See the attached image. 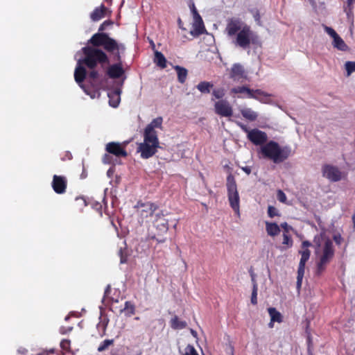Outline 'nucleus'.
Here are the masks:
<instances>
[{"label":"nucleus","instance_id":"9","mask_svg":"<svg viewBox=\"0 0 355 355\" xmlns=\"http://www.w3.org/2000/svg\"><path fill=\"white\" fill-rule=\"evenodd\" d=\"M149 237L155 239L158 243H164L166 239L163 237L168 230V223H153L148 227Z\"/></svg>","mask_w":355,"mask_h":355},{"label":"nucleus","instance_id":"64","mask_svg":"<svg viewBox=\"0 0 355 355\" xmlns=\"http://www.w3.org/2000/svg\"><path fill=\"white\" fill-rule=\"evenodd\" d=\"M37 355H43V354H37Z\"/></svg>","mask_w":355,"mask_h":355},{"label":"nucleus","instance_id":"55","mask_svg":"<svg viewBox=\"0 0 355 355\" xmlns=\"http://www.w3.org/2000/svg\"><path fill=\"white\" fill-rule=\"evenodd\" d=\"M242 170L248 175H250L251 173V168L250 166L243 167Z\"/></svg>","mask_w":355,"mask_h":355},{"label":"nucleus","instance_id":"11","mask_svg":"<svg viewBox=\"0 0 355 355\" xmlns=\"http://www.w3.org/2000/svg\"><path fill=\"white\" fill-rule=\"evenodd\" d=\"M215 113L219 116L230 117L233 114L230 103L227 100H219L214 104Z\"/></svg>","mask_w":355,"mask_h":355},{"label":"nucleus","instance_id":"34","mask_svg":"<svg viewBox=\"0 0 355 355\" xmlns=\"http://www.w3.org/2000/svg\"><path fill=\"white\" fill-rule=\"evenodd\" d=\"M118 254L120 257L121 263H125L128 261L129 254L126 247H124L123 248L122 247L120 248Z\"/></svg>","mask_w":355,"mask_h":355},{"label":"nucleus","instance_id":"39","mask_svg":"<svg viewBox=\"0 0 355 355\" xmlns=\"http://www.w3.org/2000/svg\"><path fill=\"white\" fill-rule=\"evenodd\" d=\"M225 93L223 88L215 89L212 92V95L217 99L222 100Z\"/></svg>","mask_w":355,"mask_h":355},{"label":"nucleus","instance_id":"27","mask_svg":"<svg viewBox=\"0 0 355 355\" xmlns=\"http://www.w3.org/2000/svg\"><path fill=\"white\" fill-rule=\"evenodd\" d=\"M171 327L173 329H184L187 326L185 321L180 320L177 315L171 318L170 321Z\"/></svg>","mask_w":355,"mask_h":355},{"label":"nucleus","instance_id":"63","mask_svg":"<svg viewBox=\"0 0 355 355\" xmlns=\"http://www.w3.org/2000/svg\"><path fill=\"white\" fill-rule=\"evenodd\" d=\"M68 319H69V317H68V316H67V317L65 318V320H68Z\"/></svg>","mask_w":355,"mask_h":355},{"label":"nucleus","instance_id":"53","mask_svg":"<svg viewBox=\"0 0 355 355\" xmlns=\"http://www.w3.org/2000/svg\"><path fill=\"white\" fill-rule=\"evenodd\" d=\"M73 327H68L67 329L64 328V327H62L60 329V332L61 334H65L69 331H71L72 330Z\"/></svg>","mask_w":355,"mask_h":355},{"label":"nucleus","instance_id":"24","mask_svg":"<svg viewBox=\"0 0 355 355\" xmlns=\"http://www.w3.org/2000/svg\"><path fill=\"white\" fill-rule=\"evenodd\" d=\"M174 69L177 72L178 81L180 83H184L188 74L187 69L178 65L175 66Z\"/></svg>","mask_w":355,"mask_h":355},{"label":"nucleus","instance_id":"42","mask_svg":"<svg viewBox=\"0 0 355 355\" xmlns=\"http://www.w3.org/2000/svg\"><path fill=\"white\" fill-rule=\"evenodd\" d=\"M184 355H198V354L193 345H188L185 348V354Z\"/></svg>","mask_w":355,"mask_h":355},{"label":"nucleus","instance_id":"5","mask_svg":"<svg viewBox=\"0 0 355 355\" xmlns=\"http://www.w3.org/2000/svg\"><path fill=\"white\" fill-rule=\"evenodd\" d=\"M135 208L136 209L137 215L142 220H146V222H148V220L154 221L160 219L159 214H155L158 209V207L153 202H143L139 200L135 206Z\"/></svg>","mask_w":355,"mask_h":355},{"label":"nucleus","instance_id":"1","mask_svg":"<svg viewBox=\"0 0 355 355\" xmlns=\"http://www.w3.org/2000/svg\"><path fill=\"white\" fill-rule=\"evenodd\" d=\"M88 43L96 47L103 48L116 62L106 69V75L110 78L117 79L125 73L122 64V56L126 49L124 44L110 37L107 33H100L94 34L89 40Z\"/></svg>","mask_w":355,"mask_h":355},{"label":"nucleus","instance_id":"4","mask_svg":"<svg viewBox=\"0 0 355 355\" xmlns=\"http://www.w3.org/2000/svg\"><path fill=\"white\" fill-rule=\"evenodd\" d=\"M260 152L263 157L280 163L291 155V150L288 146L282 148L277 142L270 141L261 147Z\"/></svg>","mask_w":355,"mask_h":355},{"label":"nucleus","instance_id":"33","mask_svg":"<svg viewBox=\"0 0 355 355\" xmlns=\"http://www.w3.org/2000/svg\"><path fill=\"white\" fill-rule=\"evenodd\" d=\"M251 92L253 96H250V98H254L260 101H262V97H269L270 96L261 89H251Z\"/></svg>","mask_w":355,"mask_h":355},{"label":"nucleus","instance_id":"35","mask_svg":"<svg viewBox=\"0 0 355 355\" xmlns=\"http://www.w3.org/2000/svg\"><path fill=\"white\" fill-rule=\"evenodd\" d=\"M354 3L355 0H347V5L344 7V11L346 12L348 18L353 15Z\"/></svg>","mask_w":355,"mask_h":355},{"label":"nucleus","instance_id":"48","mask_svg":"<svg viewBox=\"0 0 355 355\" xmlns=\"http://www.w3.org/2000/svg\"><path fill=\"white\" fill-rule=\"evenodd\" d=\"M254 18L259 25H261V16L258 10L254 14Z\"/></svg>","mask_w":355,"mask_h":355},{"label":"nucleus","instance_id":"62","mask_svg":"<svg viewBox=\"0 0 355 355\" xmlns=\"http://www.w3.org/2000/svg\"><path fill=\"white\" fill-rule=\"evenodd\" d=\"M82 178H85V173L81 174Z\"/></svg>","mask_w":355,"mask_h":355},{"label":"nucleus","instance_id":"16","mask_svg":"<svg viewBox=\"0 0 355 355\" xmlns=\"http://www.w3.org/2000/svg\"><path fill=\"white\" fill-rule=\"evenodd\" d=\"M53 191L58 194L64 193L67 187V180L64 176L54 175L51 183Z\"/></svg>","mask_w":355,"mask_h":355},{"label":"nucleus","instance_id":"7","mask_svg":"<svg viewBox=\"0 0 355 355\" xmlns=\"http://www.w3.org/2000/svg\"><path fill=\"white\" fill-rule=\"evenodd\" d=\"M334 256L333 243L327 239L322 247V253L317 263V274H321L326 268L327 265L331 261Z\"/></svg>","mask_w":355,"mask_h":355},{"label":"nucleus","instance_id":"57","mask_svg":"<svg viewBox=\"0 0 355 355\" xmlns=\"http://www.w3.org/2000/svg\"><path fill=\"white\" fill-rule=\"evenodd\" d=\"M274 322H272V321L270 320V323H269V327H273V323H274Z\"/></svg>","mask_w":355,"mask_h":355},{"label":"nucleus","instance_id":"20","mask_svg":"<svg viewBox=\"0 0 355 355\" xmlns=\"http://www.w3.org/2000/svg\"><path fill=\"white\" fill-rule=\"evenodd\" d=\"M120 90L115 89L110 93H108L109 97V104L112 107H116L120 103Z\"/></svg>","mask_w":355,"mask_h":355},{"label":"nucleus","instance_id":"21","mask_svg":"<svg viewBox=\"0 0 355 355\" xmlns=\"http://www.w3.org/2000/svg\"><path fill=\"white\" fill-rule=\"evenodd\" d=\"M205 31L203 21H193V28L190 31V34L193 37H198L202 35Z\"/></svg>","mask_w":355,"mask_h":355},{"label":"nucleus","instance_id":"49","mask_svg":"<svg viewBox=\"0 0 355 355\" xmlns=\"http://www.w3.org/2000/svg\"><path fill=\"white\" fill-rule=\"evenodd\" d=\"M111 159H112V157L107 154L104 155V156L103 157V162L105 164H110Z\"/></svg>","mask_w":355,"mask_h":355},{"label":"nucleus","instance_id":"23","mask_svg":"<svg viewBox=\"0 0 355 355\" xmlns=\"http://www.w3.org/2000/svg\"><path fill=\"white\" fill-rule=\"evenodd\" d=\"M155 63L162 69L166 67V59L164 54L158 51H155Z\"/></svg>","mask_w":355,"mask_h":355},{"label":"nucleus","instance_id":"28","mask_svg":"<svg viewBox=\"0 0 355 355\" xmlns=\"http://www.w3.org/2000/svg\"><path fill=\"white\" fill-rule=\"evenodd\" d=\"M282 227L284 229L283 234V242L282 244L286 245L287 248H290L293 245V241L290 236L288 235V223H281Z\"/></svg>","mask_w":355,"mask_h":355},{"label":"nucleus","instance_id":"29","mask_svg":"<svg viewBox=\"0 0 355 355\" xmlns=\"http://www.w3.org/2000/svg\"><path fill=\"white\" fill-rule=\"evenodd\" d=\"M266 231L268 235L274 236L279 234L280 229L277 223H266Z\"/></svg>","mask_w":355,"mask_h":355},{"label":"nucleus","instance_id":"52","mask_svg":"<svg viewBox=\"0 0 355 355\" xmlns=\"http://www.w3.org/2000/svg\"><path fill=\"white\" fill-rule=\"evenodd\" d=\"M17 352L21 355H24L28 352V350L26 348L21 347L17 349Z\"/></svg>","mask_w":355,"mask_h":355},{"label":"nucleus","instance_id":"59","mask_svg":"<svg viewBox=\"0 0 355 355\" xmlns=\"http://www.w3.org/2000/svg\"><path fill=\"white\" fill-rule=\"evenodd\" d=\"M352 221L355 222V215H353V216H352Z\"/></svg>","mask_w":355,"mask_h":355},{"label":"nucleus","instance_id":"31","mask_svg":"<svg viewBox=\"0 0 355 355\" xmlns=\"http://www.w3.org/2000/svg\"><path fill=\"white\" fill-rule=\"evenodd\" d=\"M109 323V319L106 317L100 318V321L97 324V329L101 331V336H103L105 334L106 329Z\"/></svg>","mask_w":355,"mask_h":355},{"label":"nucleus","instance_id":"41","mask_svg":"<svg viewBox=\"0 0 355 355\" xmlns=\"http://www.w3.org/2000/svg\"><path fill=\"white\" fill-rule=\"evenodd\" d=\"M113 24L112 21L106 20L103 21L98 28V32L100 33H104L103 31L106 30L107 27Z\"/></svg>","mask_w":355,"mask_h":355},{"label":"nucleus","instance_id":"38","mask_svg":"<svg viewBox=\"0 0 355 355\" xmlns=\"http://www.w3.org/2000/svg\"><path fill=\"white\" fill-rule=\"evenodd\" d=\"M345 66L347 76H350L353 72L355 71V62L347 61L345 62Z\"/></svg>","mask_w":355,"mask_h":355},{"label":"nucleus","instance_id":"47","mask_svg":"<svg viewBox=\"0 0 355 355\" xmlns=\"http://www.w3.org/2000/svg\"><path fill=\"white\" fill-rule=\"evenodd\" d=\"M334 240L337 245H340L343 241V239L340 234H337L334 235Z\"/></svg>","mask_w":355,"mask_h":355},{"label":"nucleus","instance_id":"37","mask_svg":"<svg viewBox=\"0 0 355 355\" xmlns=\"http://www.w3.org/2000/svg\"><path fill=\"white\" fill-rule=\"evenodd\" d=\"M114 340L112 339H106L103 340L98 346V351L103 352L106 350L110 345H113Z\"/></svg>","mask_w":355,"mask_h":355},{"label":"nucleus","instance_id":"3","mask_svg":"<svg viewBox=\"0 0 355 355\" xmlns=\"http://www.w3.org/2000/svg\"><path fill=\"white\" fill-rule=\"evenodd\" d=\"M163 119L159 116L154 119L147 125L144 132V141L139 144L137 151L141 153V157L148 159L152 157L159 148V142L156 128H162Z\"/></svg>","mask_w":355,"mask_h":355},{"label":"nucleus","instance_id":"61","mask_svg":"<svg viewBox=\"0 0 355 355\" xmlns=\"http://www.w3.org/2000/svg\"><path fill=\"white\" fill-rule=\"evenodd\" d=\"M82 178H85V173L81 174Z\"/></svg>","mask_w":355,"mask_h":355},{"label":"nucleus","instance_id":"58","mask_svg":"<svg viewBox=\"0 0 355 355\" xmlns=\"http://www.w3.org/2000/svg\"><path fill=\"white\" fill-rule=\"evenodd\" d=\"M150 44L152 46V48L154 49L155 46V44H154V42L153 41L150 42Z\"/></svg>","mask_w":355,"mask_h":355},{"label":"nucleus","instance_id":"26","mask_svg":"<svg viewBox=\"0 0 355 355\" xmlns=\"http://www.w3.org/2000/svg\"><path fill=\"white\" fill-rule=\"evenodd\" d=\"M268 311L272 322H277L279 323L282 322V315L275 308L270 307L268 309Z\"/></svg>","mask_w":355,"mask_h":355},{"label":"nucleus","instance_id":"40","mask_svg":"<svg viewBox=\"0 0 355 355\" xmlns=\"http://www.w3.org/2000/svg\"><path fill=\"white\" fill-rule=\"evenodd\" d=\"M191 10L193 17V21H202V19L200 14L198 13L195 5L193 3L191 7Z\"/></svg>","mask_w":355,"mask_h":355},{"label":"nucleus","instance_id":"8","mask_svg":"<svg viewBox=\"0 0 355 355\" xmlns=\"http://www.w3.org/2000/svg\"><path fill=\"white\" fill-rule=\"evenodd\" d=\"M237 125L241 129L247 133V137L253 144L256 146H263L268 140L267 134L257 128L249 130L248 127L241 122H237Z\"/></svg>","mask_w":355,"mask_h":355},{"label":"nucleus","instance_id":"43","mask_svg":"<svg viewBox=\"0 0 355 355\" xmlns=\"http://www.w3.org/2000/svg\"><path fill=\"white\" fill-rule=\"evenodd\" d=\"M257 292L258 287L254 286V288H252L251 295V303L254 305L257 304Z\"/></svg>","mask_w":355,"mask_h":355},{"label":"nucleus","instance_id":"6","mask_svg":"<svg viewBox=\"0 0 355 355\" xmlns=\"http://www.w3.org/2000/svg\"><path fill=\"white\" fill-rule=\"evenodd\" d=\"M226 187L230 207L235 212H239L240 207V198L235 178L231 173L229 174L227 177Z\"/></svg>","mask_w":355,"mask_h":355},{"label":"nucleus","instance_id":"60","mask_svg":"<svg viewBox=\"0 0 355 355\" xmlns=\"http://www.w3.org/2000/svg\"><path fill=\"white\" fill-rule=\"evenodd\" d=\"M112 224L113 225V226H114L116 229H117V227L115 225V223H112Z\"/></svg>","mask_w":355,"mask_h":355},{"label":"nucleus","instance_id":"15","mask_svg":"<svg viewBox=\"0 0 355 355\" xmlns=\"http://www.w3.org/2000/svg\"><path fill=\"white\" fill-rule=\"evenodd\" d=\"M83 62H80L79 60L77 62L76 67L74 71V79L76 82L80 85L81 88L84 89V91L88 94V92L85 85H83V81L86 78L87 71L83 66Z\"/></svg>","mask_w":355,"mask_h":355},{"label":"nucleus","instance_id":"14","mask_svg":"<svg viewBox=\"0 0 355 355\" xmlns=\"http://www.w3.org/2000/svg\"><path fill=\"white\" fill-rule=\"evenodd\" d=\"M323 176L331 182H338L342 179V173L338 167L326 164L322 167Z\"/></svg>","mask_w":355,"mask_h":355},{"label":"nucleus","instance_id":"46","mask_svg":"<svg viewBox=\"0 0 355 355\" xmlns=\"http://www.w3.org/2000/svg\"><path fill=\"white\" fill-rule=\"evenodd\" d=\"M325 31L333 39L337 37L338 35L337 33L332 28L328 26H325Z\"/></svg>","mask_w":355,"mask_h":355},{"label":"nucleus","instance_id":"30","mask_svg":"<svg viewBox=\"0 0 355 355\" xmlns=\"http://www.w3.org/2000/svg\"><path fill=\"white\" fill-rule=\"evenodd\" d=\"M231 92L234 94H246V96L249 98L250 96H253L252 95L251 89L248 88L246 86L234 87L232 89Z\"/></svg>","mask_w":355,"mask_h":355},{"label":"nucleus","instance_id":"19","mask_svg":"<svg viewBox=\"0 0 355 355\" xmlns=\"http://www.w3.org/2000/svg\"><path fill=\"white\" fill-rule=\"evenodd\" d=\"M107 12V8L101 4L99 7H96L90 14V18L93 21H97L103 18Z\"/></svg>","mask_w":355,"mask_h":355},{"label":"nucleus","instance_id":"51","mask_svg":"<svg viewBox=\"0 0 355 355\" xmlns=\"http://www.w3.org/2000/svg\"><path fill=\"white\" fill-rule=\"evenodd\" d=\"M302 248H304L303 251L305 250H309L307 248L309 247L311 245V243L306 241H303L302 242ZM300 253L301 254V251H300Z\"/></svg>","mask_w":355,"mask_h":355},{"label":"nucleus","instance_id":"12","mask_svg":"<svg viewBox=\"0 0 355 355\" xmlns=\"http://www.w3.org/2000/svg\"><path fill=\"white\" fill-rule=\"evenodd\" d=\"M311 252L309 250H305L301 252V259L300 261L298 269H297V286L300 288L302 286V279L304 275L305 264L309 259Z\"/></svg>","mask_w":355,"mask_h":355},{"label":"nucleus","instance_id":"32","mask_svg":"<svg viewBox=\"0 0 355 355\" xmlns=\"http://www.w3.org/2000/svg\"><path fill=\"white\" fill-rule=\"evenodd\" d=\"M333 44L335 48L340 51H345L347 49V46L339 35L334 39Z\"/></svg>","mask_w":355,"mask_h":355},{"label":"nucleus","instance_id":"22","mask_svg":"<svg viewBox=\"0 0 355 355\" xmlns=\"http://www.w3.org/2000/svg\"><path fill=\"white\" fill-rule=\"evenodd\" d=\"M240 112L242 116L248 121H254L257 119L258 114L251 108H243Z\"/></svg>","mask_w":355,"mask_h":355},{"label":"nucleus","instance_id":"10","mask_svg":"<svg viewBox=\"0 0 355 355\" xmlns=\"http://www.w3.org/2000/svg\"><path fill=\"white\" fill-rule=\"evenodd\" d=\"M251 41H253V32L250 26L245 25L236 35V44L245 49L250 46Z\"/></svg>","mask_w":355,"mask_h":355},{"label":"nucleus","instance_id":"44","mask_svg":"<svg viewBox=\"0 0 355 355\" xmlns=\"http://www.w3.org/2000/svg\"><path fill=\"white\" fill-rule=\"evenodd\" d=\"M277 198L281 202H286V194L280 189L277 191Z\"/></svg>","mask_w":355,"mask_h":355},{"label":"nucleus","instance_id":"45","mask_svg":"<svg viewBox=\"0 0 355 355\" xmlns=\"http://www.w3.org/2000/svg\"><path fill=\"white\" fill-rule=\"evenodd\" d=\"M277 209L272 206H269L268 208V214L271 218H273L274 216H277Z\"/></svg>","mask_w":355,"mask_h":355},{"label":"nucleus","instance_id":"17","mask_svg":"<svg viewBox=\"0 0 355 355\" xmlns=\"http://www.w3.org/2000/svg\"><path fill=\"white\" fill-rule=\"evenodd\" d=\"M230 77L234 80H240L241 79H246L247 74L243 67L239 64H234L231 68Z\"/></svg>","mask_w":355,"mask_h":355},{"label":"nucleus","instance_id":"18","mask_svg":"<svg viewBox=\"0 0 355 355\" xmlns=\"http://www.w3.org/2000/svg\"><path fill=\"white\" fill-rule=\"evenodd\" d=\"M242 21L238 18H231L228 20L226 31L230 36L234 35L242 29Z\"/></svg>","mask_w":355,"mask_h":355},{"label":"nucleus","instance_id":"54","mask_svg":"<svg viewBox=\"0 0 355 355\" xmlns=\"http://www.w3.org/2000/svg\"><path fill=\"white\" fill-rule=\"evenodd\" d=\"M251 280H252V288H254V286L258 287L257 281L255 279V275L252 272L251 273Z\"/></svg>","mask_w":355,"mask_h":355},{"label":"nucleus","instance_id":"36","mask_svg":"<svg viewBox=\"0 0 355 355\" xmlns=\"http://www.w3.org/2000/svg\"><path fill=\"white\" fill-rule=\"evenodd\" d=\"M124 311L125 312V314L128 316H131V315H134L135 313V305L129 301L125 302V306H124Z\"/></svg>","mask_w":355,"mask_h":355},{"label":"nucleus","instance_id":"13","mask_svg":"<svg viewBox=\"0 0 355 355\" xmlns=\"http://www.w3.org/2000/svg\"><path fill=\"white\" fill-rule=\"evenodd\" d=\"M105 150L116 157H126L128 153L125 146L118 142L111 141L106 144Z\"/></svg>","mask_w":355,"mask_h":355},{"label":"nucleus","instance_id":"50","mask_svg":"<svg viewBox=\"0 0 355 355\" xmlns=\"http://www.w3.org/2000/svg\"><path fill=\"white\" fill-rule=\"evenodd\" d=\"M110 292H111V286H110V285H107L105 290V292H104V298L107 297L109 296Z\"/></svg>","mask_w":355,"mask_h":355},{"label":"nucleus","instance_id":"56","mask_svg":"<svg viewBox=\"0 0 355 355\" xmlns=\"http://www.w3.org/2000/svg\"><path fill=\"white\" fill-rule=\"evenodd\" d=\"M178 24H179V26L180 28L183 29V28L182 27V21L180 19H178Z\"/></svg>","mask_w":355,"mask_h":355},{"label":"nucleus","instance_id":"2","mask_svg":"<svg viewBox=\"0 0 355 355\" xmlns=\"http://www.w3.org/2000/svg\"><path fill=\"white\" fill-rule=\"evenodd\" d=\"M84 54V58L80 60L83 64L90 69L87 75L88 80L94 88L99 89L101 87V83L98 79L101 77V73L96 69L98 64L103 66L104 64H110V58L107 52L103 48L96 47L93 45L92 46H87L82 49Z\"/></svg>","mask_w":355,"mask_h":355},{"label":"nucleus","instance_id":"25","mask_svg":"<svg viewBox=\"0 0 355 355\" xmlns=\"http://www.w3.org/2000/svg\"><path fill=\"white\" fill-rule=\"evenodd\" d=\"M214 85L207 81H202L199 83L196 87L202 94H209Z\"/></svg>","mask_w":355,"mask_h":355}]
</instances>
